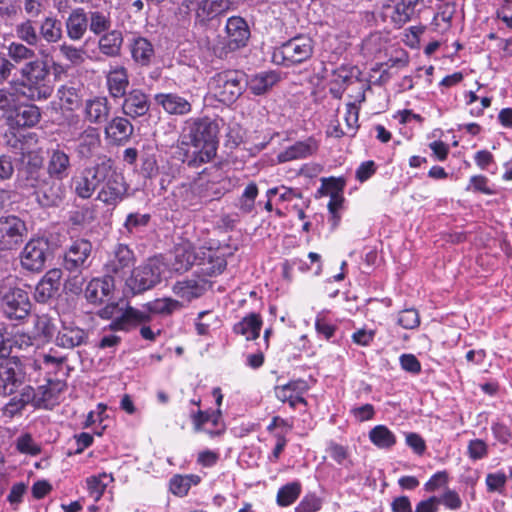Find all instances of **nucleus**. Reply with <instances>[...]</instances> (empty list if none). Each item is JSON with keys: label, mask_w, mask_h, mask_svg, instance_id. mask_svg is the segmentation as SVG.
<instances>
[{"label": "nucleus", "mask_w": 512, "mask_h": 512, "mask_svg": "<svg viewBox=\"0 0 512 512\" xmlns=\"http://www.w3.org/2000/svg\"><path fill=\"white\" fill-rule=\"evenodd\" d=\"M135 263L134 251L127 244L118 243L108 253L103 266L104 274L112 280L116 277L124 279L127 273L131 272Z\"/></svg>", "instance_id": "obj_10"}, {"label": "nucleus", "mask_w": 512, "mask_h": 512, "mask_svg": "<svg viewBox=\"0 0 512 512\" xmlns=\"http://www.w3.org/2000/svg\"><path fill=\"white\" fill-rule=\"evenodd\" d=\"M15 34L21 43L27 44L30 47L37 46L41 41L36 22L30 18L25 19L15 26Z\"/></svg>", "instance_id": "obj_40"}, {"label": "nucleus", "mask_w": 512, "mask_h": 512, "mask_svg": "<svg viewBox=\"0 0 512 512\" xmlns=\"http://www.w3.org/2000/svg\"><path fill=\"white\" fill-rule=\"evenodd\" d=\"M122 313L124 315L128 330L139 324L147 323L152 320V316L147 306L144 310H139L128 306Z\"/></svg>", "instance_id": "obj_52"}, {"label": "nucleus", "mask_w": 512, "mask_h": 512, "mask_svg": "<svg viewBox=\"0 0 512 512\" xmlns=\"http://www.w3.org/2000/svg\"><path fill=\"white\" fill-rule=\"evenodd\" d=\"M102 478H109V481H113L112 474L102 473L98 477L93 476L87 479L88 489L90 494L98 500L104 493L108 483L103 481Z\"/></svg>", "instance_id": "obj_58"}, {"label": "nucleus", "mask_w": 512, "mask_h": 512, "mask_svg": "<svg viewBox=\"0 0 512 512\" xmlns=\"http://www.w3.org/2000/svg\"><path fill=\"white\" fill-rule=\"evenodd\" d=\"M39 36L48 44L59 42L63 36L62 22L56 16H46L38 26Z\"/></svg>", "instance_id": "obj_37"}, {"label": "nucleus", "mask_w": 512, "mask_h": 512, "mask_svg": "<svg viewBox=\"0 0 512 512\" xmlns=\"http://www.w3.org/2000/svg\"><path fill=\"white\" fill-rule=\"evenodd\" d=\"M423 0H400L394 6H384L386 11H390V22L394 28L400 29L406 23L418 15V5Z\"/></svg>", "instance_id": "obj_22"}, {"label": "nucleus", "mask_w": 512, "mask_h": 512, "mask_svg": "<svg viewBox=\"0 0 512 512\" xmlns=\"http://www.w3.org/2000/svg\"><path fill=\"white\" fill-rule=\"evenodd\" d=\"M123 41V34L120 30H110L100 35L98 49L106 57L116 58L121 55Z\"/></svg>", "instance_id": "obj_34"}, {"label": "nucleus", "mask_w": 512, "mask_h": 512, "mask_svg": "<svg viewBox=\"0 0 512 512\" xmlns=\"http://www.w3.org/2000/svg\"><path fill=\"white\" fill-rule=\"evenodd\" d=\"M111 158L103 157L91 167L83 169L72 178V187L76 195L82 199L90 198L107 176Z\"/></svg>", "instance_id": "obj_8"}, {"label": "nucleus", "mask_w": 512, "mask_h": 512, "mask_svg": "<svg viewBox=\"0 0 512 512\" xmlns=\"http://www.w3.org/2000/svg\"><path fill=\"white\" fill-rule=\"evenodd\" d=\"M196 266L198 270L195 274L205 278L214 277L221 274L226 266L227 261L223 254L211 248L199 247V255Z\"/></svg>", "instance_id": "obj_16"}, {"label": "nucleus", "mask_w": 512, "mask_h": 512, "mask_svg": "<svg viewBox=\"0 0 512 512\" xmlns=\"http://www.w3.org/2000/svg\"><path fill=\"white\" fill-rule=\"evenodd\" d=\"M92 220V211L88 207H77L68 213V223L74 227H83Z\"/></svg>", "instance_id": "obj_57"}, {"label": "nucleus", "mask_w": 512, "mask_h": 512, "mask_svg": "<svg viewBox=\"0 0 512 512\" xmlns=\"http://www.w3.org/2000/svg\"><path fill=\"white\" fill-rule=\"evenodd\" d=\"M62 270L53 268L48 270L37 283L34 290V299L38 303L46 304L58 294L61 285Z\"/></svg>", "instance_id": "obj_21"}, {"label": "nucleus", "mask_w": 512, "mask_h": 512, "mask_svg": "<svg viewBox=\"0 0 512 512\" xmlns=\"http://www.w3.org/2000/svg\"><path fill=\"white\" fill-rule=\"evenodd\" d=\"M27 234L25 222L15 215L0 217V251L16 250Z\"/></svg>", "instance_id": "obj_11"}, {"label": "nucleus", "mask_w": 512, "mask_h": 512, "mask_svg": "<svg viewBox=\"0 0 512 512\" xmlns=\"http://www.w3.org/2000/svg\"><path fill=\"white\" fill-rule=\"evenodd\" d=\"M41 119V111L32 103H16L10 114L7 115V124L16 128H31Z\"/></svg>", "instance_id": "obj_17"}, {"label": "nucleus", "mask_w": 512, "mask_h": 512, "mask_svg": "<svg viewBox=\"0 0 512 512\" xmlns=\"http://www.w3.org/2000/svg\"><path fill=\"white\" fill-rule=\"evenodd\" d=\"M18 93L29 101H44L51 97L54 85L47 61L38 59L25 63L19 70Z\"/></svg>", "instance_id": "obj_2"}, {"label": "nucleus", "mask_w": 512, "mask_h": 512, "mask_svg": "<svg viewBox=\"0 0 512 512\" xmlns=\"http://www.w3.org/2000/svg\"><path fill=\"white\" fill-rule=\"evenodd\" d=\"M207 288L208 281L194 273L191 277L176 281L172 291L177 297L189 303L203 296Z\"/></svg>", "instance_id": "obj_19"}, {"label": "nucleus", "mask_w": 512, "mask_h": 512, "mask_svg": "<svg viewBox=\"0 0 512 512\" xmlns=\"http://www.w3.org/2000/svg\"><path fill=\"white\" fill-rule=\"evenodd\" d=\"M4 316L11 321L24 320L31 311L28 293L16 288L7 292L1 303Z\"/></svg>", "instance_id": "obj_13"}, {"label": "nucleus", "mask_w": 512, "mask_h": 512, "mask_svg": "<svg viewBox=\"0 0 512 512\" xmlns=\"http://www.w3.org/2000/svg\"><path fill=\"white\" fill-rule=\"evenodd\" d=\"M56 331L54 321L48 315H37L34 318V334L35 337L43 341H50Z\"/></svg>", "instance_id": "obj_49"}, {"label": "nucleus", "mask_w": 512, "mask_h": 512, "mask_svg": "<svg viewBox=\"0 0 512 512\" xmlns=\"http://www.w3.org/2000/svg\"><path fill=\"white\" fill-rule=\"evenodd\" d=\"M114 290V280L104 274L101 278L91 279L84 290L85 298L90 304L100 305L110 300Z\"/></svg>", "instance_id": "obj_25"}, {"label": "nucleus", "mask_w": 512, "mask_h": 512, "mask_svg": "<svg viewBox=\"0 0 512 512\" xmlns=\"http://www.w3.org/2000/svg\"><path fill=\"white\" fill-rule=\"evenodd\" d=\"M71 169L70 157L63 150L56 148L48 152L47 175L63 180Z\"/></svg>", "instance_id": "obj_31"}, {"label": "nucleus", "mask_w": 512, "mask_h": 512, "mask_svg": "<svg viewBox=\"0 0 512 512\" xmlns=\"http://www.w3.org/2000/svg\"><path fill=\"white\" fill-rule=\"evenodd\" d=\"M192 475H175L170 479V491L176 495L183 497L187 495L192 486Z\"/></svg>", "instance_id": "obj_56"}, {"label": "nucleus", "mask_w": 512, "mask_h": 512, "mask_svg": "<svg viewBox=\"0 0 512 512\" xmlns=\"http://www.w3.org/2000/svg\"><path fill=\"white\" fill-rule=\"evenodd\" d=\"M314 53L313 39L304 34L282 43L273 53V60L285 67H292L309 60Z\"/></svg>", "instance_id": "obj_5"}, {"label": "nucleus", "mask_w": 512, "mask_h": 512, "mask_svg": "<svg viewBox=\"0 0 512 512\" xmlns=\"http://www.w3.org/2000/svg\"><path fill=\"white\" fill-rule=\"evenodd\" d=\"M129 48L133 61L140 66H149L155 57L154 46L145 37H133L129 44Z\"/></svg>", "instance_id": "obj_32"}, {"label": "nucleus", "mask_w": 512, "mask_h": 512, "mask_svg": "<svg viewBox=\"0 0 512 512\" xmlns=\"http://www.w3.org/2000/svg\"><path fill=\"white\" fill-rule=\"evenodd\" d=\"M154 100L171 116H185L192 111L191 101L178 93H158Z\"/></svg>", "instance_id": "obj_26"}, {"label": "nucleus", "mask_w": 512, "mask_h": 512, "mask_svg": "<svg viewBox=\"0 0 512 512\" xmlns=\"http://www.w3.org/2000/svg\"><path fill=\"white\" fill-rule=\"evenodd\" d=\"M259 195V189L255 182H249L237 201V208L242 214H251L256 208V199Z\"/></svg>", "instance_id": "obj_43"}, {"label": "nucleus", "mask_w": 512, "mask_h": 512, "mask_svg": "<svg viewBox=\"0 0 512 512\" xmlns=\"http://www.w3.org/2000/svg\"><path fill=\"white\" fill-rule=\"evenodd\" d=\"M398 324L404 329H415L420 324V317L415 309H405L399 313Z\"/></svg>", "instance_id": "obj_63"}, {"label": "nucleus", "mask_w": 512, "mask_h": 512, "mask_svg": "<svg viewBox=\"0 0 512 512\" xmlns=\"http://www.w3.org/2000/svg\"><path fill=\"white\" fill-rule=\"evenodd\" d=\"M6 58L13 62V67L16 69L17 66L21 67L25 63L37 61L39 58L36 52L27 44L21 42H11L7 48Z\"/></svg>", "instance_id": "obj_35"}, {"label": "nucleus", "mask_w": 512, "mask_h": 512, "mask_svg": "<svg viewBox=\"0 0 512 512\" xmlns=\"http://www.w3.org/2000/svg\"><path fill=\"white\" fill-rule=\"evenodd\" d=\"M193 427L195 432L204 431L210 436H218L224 428H217L220 425L221 411H202L198 410L191 415Z\"/></svg>", "instance_id": "obj_29"}, {"label": "nucleus", "mask_w": 512, "mask_h": 512, "mask_svg": "<svg viewBox=\"0 0 512 512\" xmlns=\"http://www.w3.org/2000/svg\"><path fill=\"white\" fill-rule=\"evenodd\" d=\"M65 27L67 36L71 40H81L88 29V14L84 8L73 9L65 21Z\"/></svg>", "instance_id": "obj_33"}, {"label": "nucleus", "mask_w": 512, "mask_h": 512, "mask_svg": "<svg viewBox=\"0 0 512 512\" xmlns=\"http://www.w3.org/2000/svg\"><path fill=\"white\" fill-rule=\"evenodd\" d=\"M315 150L316 143L313 139L309 138L306 141H298L279 153L278 161L284 163L295 159L306 158L312 155Z\"/></svg>", "instance_id": "obj_36"}, {"label": "nucleus", "mask_w": 512, "mask_h": 512, "mask_svg": "<svg viewBox=\"0 0 512 512\" xmlns=\"http://www.w3.org/2000/svg\"><path fill=\"white\" fill-rule=\"evenodd\" d=\"M57 96L63 108L69 111L78 109L81 105V94L79 89L73 86L62 85L58 91Z\"/></svg>", "instance_id": "obj_47"}, {"label": "nucleus", "mask_w": 512, "mask_h": 512, "mask_svg": "<svg viewBox=\"0 0 512 512\" xmlns=\"http://www.w3.org/2000/svg\"><path fill=\"white\" fill-rule=\"evenodd\" d=\"M247 85V76L241 70L221 71L211 77L209 81V87L218 101L226 105L235 103Z\"/></svg>", "instance_id": "obj_4"}, {"label": "nucleus", "mask_w": 512, "mask_h": 512, "mask_svg": "<svg viewBox=\"0 0 512 512\" xmlns=\"http://www.w3.org/2000/svg\"><path fill=\"white\" fill-rule=\"evenodd\" d=\"M151 220V215L148 213L141 214L138 212L130 213L127 215L124 222V227L129 233H134L143 227H146Z\"/></svg>", "instance_id": "obj_55"}, {"label": "nucleus", "mask_w": 512, "mask_h": 512, "mask_svg": "<svg viewBox=\"0 0 512 512\" xmlns=\"http://www.w3.org/2000/svg\"><path fill=\"white\" fill-rule=\"evenodd\" d=\"M94 248L89 239L75 238L65 247L62 266L69 273H82L88 270L94 260Z\"/></svg>", "instance_id": "obj_7"}, {"label": "nucleus", "mask_w": 512, "mask_h": 512, "mask_svg": "<svg viewBox=\"0 0 512 512\" xmlns=\"http://www.w3.org/2000/svg\"><path fill=\"white\" fill-rule=\"evenodd\" d=\"M46 177L42 155L34 150L22 152L16 168L15 187L31 193Z\"/></svg>", "instance_id": "obj_3"}, {"label": "nucleus", "mask_w": 512, "mask_h": 512, "mask_svg": "<svg viewBox=\"0 0 512 512\" xmlns=\"http://www.w3.org/2000/svg\"><path fill=\"white\" fill-rule=\"evenodd\" d=\"M262 320L259 314L251 313L236 323L233 331L246 337L247 340H255L260 335Z\"/></svg>", "instance_id": "obj_38"}, {"label": "nucleus", "mask_w": 512, "mask_h": 512, "mask_svg": "<svg viewBox=\"0 0 512 512\" xmlns=\"http://www.w3.org/2000/svg\"><path fill=\"white\" fill-rule=\"evenodd\" d=\"M346 180L343 177H329L321 179V187L318 193L321 195H343Z\"/></svg>", "instance_id": "obj_53"}, {"label": "nucleus", "mask_w": 512, "mask_h": 512, "mask_svg": "<svg viewBox=\"0 0 512 512\" xmlns=\"http://www.w3.org/2000/svg\"><path fill=\"white\" fill-rule=\"evenodd\" d=\"M20 11V0H0L1 21L7 22L16 18Z\"/></svg>", "instance_id": "obj_61"}, {"label": "nucleus", "mask_w": 512, "mask_h": 512, "mask_svg": "<svg viewBox=\"0 0 512 512\" xmlns=\"http://www.w3.org/2000/svg\"><path fill=\"white\" fill-rule=\"evenodd\" d=\"M104 132L106 138L111 143L125 145L130 141L134 133V126L127 116H115L107 122Z\"/></svg>", "instance_id": "obj_23"}, {"label": "nucleus", "mask_w": 512, "mask_h": 512, "mask_svg": "<svg viewBox=\"0 0 512 512\" xmlns=\"http://www.w3.org/2000/svg\"><path fill=\"white\" fill-rule=\"evenodd\" d=\"M129 84L128 71L124 66H114L108 71L106 87L112 99L117 100L126 96Z\"/></svg>", "instance_id": "obj_28"}, {"label": "nucleus", "mask_w": 512, "mask_h": 512, "mask_svg": "<svg viewBox=\"0 0 512 512\" xmlns=\"http://www.w3.org/2000/svg\"><path fill=\"white\" fill-rule=\"evenodd\" d=\"M301 484L298 481L290 482L279 488L276 502L280 507L293 504L301 494Z\"/></svg>", "instance_id": "obj_48"}, {"label": "nucleus", "mask_w": 512, "mask_h": 512, "mask_svg": "<svg viewBox=\"0 0 512 512\" xmlns=\"http://www.w3.org/2000/svg\"><path fill=\"white\" fill-rule=\"evenodd\" d=\"M438 503L443 504L449 510H459L462 507V499L460 495L452 489H446L444 493L438 497Z\"/></svg>", "instance_id": "obj_64"}, {"label": "nucleus", "mask_w": 512, "mask_h": 512, "mask_svg": "<svg viewBox=\"0 0 512 512\" xmlns=\"http://www.w3.org/2000/svg\"><path fill=\"white\" fill-rule=\"evenodd\" d=\"M60 54L73 65H80L85 61V51L73 45L63 43L59 47Z\"/></svg>", "instance_id": "obj_60"}, {"label": "nucleus", "mask_w": 512, "mask_h": 512, "mask_svg": "<svg viewBox=\"0 0 512 512\" xmlns=\"http://www.w3.org/2000/svg\"><path fill=\"white\" fill-rule=\"evenodd\" d=\"M369 439L375 446L382 449L391 448L396 443L395 435L384 425L372 428L369 432Z\"/></svg>", "instance_id": "obj_46"}, {"label": "nucleus", "mask_w": 512, "mask_h": 512, "mask_svg": "<svg viewBox=\"0 0 512 512\" xmlns=\"http://www.w3.org/2000/svg\"><path fill=\"white\" fill-rule=\"evenodd\" d=\"M163 264L158 259H149L144 264L131 270V275L125 279L127 293L141 294L161 281Z\"/></svg>", "instance_id": "obj_6"}, {"label": "nucleus", "mask_w": 512, "mask_h": 512, "mask_svg": "<svg viewBox=\"0 0 512 512\" xmlns=\"http://www.w3.org/2000/svg\"><path fill=\"white\" fill-rule=\"evenodd\" d=\"M16 449L22 453L31 456H37L41 453V447L37 444L29 433L20 435L16 440Z\"/></svg>", "instance_id": "obj_54"}, {"label": "nucleus", "mask_w": 512, "mask_h": 512, "mask_svg": "<svg viewBox=\"0 0 512 512\" xmlns=\"http://www.w3.org/2000/svg\"><path fill=\"white\" fill-rule=\"evenodd\" d=\"M323 500L315 493L305 495L295 507V512H317L322 508Z\"/></svg>", "instance_id": "obj_59"}, {"label": "nucleus", "mask_w": 512, "mask_h": 512, "mask_svg": "<svg viewBox=\"0 0 512 512\" xmlns=\"http://www.w3.org/2000/svg\"><path fill=\"white\" fill-rule=\"evenodd\" d=\"M111 109L106 96H95L85 101L84 118L91 124H104L108 122Z\"/></svg>", "instance_id": "obj_27"}, {"label": "nucleus", "mask_w": 512, "mask_h": 512, "mask_svg": "<svg viewBox=\"0 0 512 512\" xmlns=\"http://www.w3.org/2000/svg\"><path fill=\"white\" fill-rule=\"evenodd\" d=\"M151 316L159 314L168 316L183 308L182 302L173 298H160L147 304Z\"/></svg>", "instance_id": "obj_45"}, {"label": "nucleus", "mask_w": 512, "mask_h": 512, "mask_svg": "<svg viewBox=\"0 0 512 512\" xmlns=\"http://www.w3.org/2000/svg\"><path fill=\"white\" fill-rule=\"evenodd\" d=\"M467 454L473 461L481 460L488 455V445L481 439L470 440L467 446Z\"/></svg>", "instance_id": "obj_62"}, {"label": "nucleus", "mask_w": 512, "mask_h": 512, "mask_svg": "<svg viewBox=\"0 0 512 512\" xmlns=\"http://www.w3.org/2000/svg\"><path fill=\"white\" fill-rule=\"evenodd\" d=\"M227 35L226 49L229 52L245 47L250 38V29L246 20L240 16L228 18L225 26Z\"/></svg>", "instance_id": "obj_18"}, {"label": "nucleus", "mask_w": 512, "mask_h": 512, "mask_svg": "<svg viewBox=\"0 0 512 512\" xmlns=\"http://www.w3.org/2000/svg\"><path fill=\"white\" fill-rule=\"evenodd\" d=\"M111 24L109 14H104L101 11H92L88 15V28L97 36L110 31Z\"/></svg>", "instance_id": "obj_50"}, {"label": "nucleus", "mask_w": 512, "mask_h": 512, "mask_svg": "<svg viewBox=\"0 0 512 512\" xmlns=\"http://www.w3.org/2000/svg\"><path fill=\"white\" fill-rule=\"evenodd\" d=\"M122 113L132 119L143 117L148 114L151 106L149 95L140 88L131 89L126 96L122 97Z\"/></svg>", "instance_id": "obj_20"}, {"label": "nucleus", "mask_w": 512, "mask_h": 512, "mask_svg": "<svg viewBox=\"0 0 512 512\" xmlns=\"http://www.w3.org/2000/svg\"><path fill=\"white\" fill-rule=\"evenodd\" d=\"M32 194L36 195L38 203L42 207L59 206L65 197V187L61 179L48 176L34 189Z\"/></svg>", "instance_id": "obj_15"}, {"label": "nucleus", "mask_w": 512, "mask_h": 512, "mask_svg": "<svg viewBox=\"0 0 512 512\" xmlns=\"http://www.w3.org/2000/svg\"><path fill=\"white\" fill-rule=\"evenodd\" d=\"M308 383L303 379L291 380L284 385H277L274 388L275 396L278 400L286 402L291 395L304 394L308 391Z\"/></svg>", "instance_id": "obj_44"}, {"label": "nucleus", "mask_w": 512, "mask_h": 512, "mask_svg": "<svg viewBox=\"0 0 512 512\" xmlns=\"http://www.w3.org/2000/svg\"><path fill=\"white\" fill-rule=\"evenodd\" d=\"M173 254L172 269L176 272H185L196 265L199 248H195L190 242H183L175 246Z\"/></svg>", "instance_id": "obj_30"}, {"label": "nucleus", "mask_w": 512, "mask_h": 512, "mask_svg": "<svg viewBox=\"0 0 512 512\" xmlns=\"http://www.w3.org/2000/svg\"><path fill=\"white\" fill-rule=\"evenodd\" d=\"M53 258V249L47 238L29 240L20 253L21 267L29 272H41L46 262Z\"/></svg>", "instance_id": "obj_9"}, {"label": "nucleus", "mask_w": 512, "mask_h": 512, "mask_svg": "<svg viewBox=\"0 0 512 512\" xmlns=\"http://www.w3.org/2000/svg\"><path fill=\"white\" fill-rule=\"evenodd\" d=\"M279 81L276 72H261L255 75L249 82L248 87L252 94L263 95Z\"/></svg>", "instance_id": "obj_42"}, {"label": "nucleus", "mask_w": 512, "mask_h": 512, "mask_svg": "<svg viewBox=\"0 0 512 512\" xmlns=\"http://www.w3.org/2000/svg\"><path fill=\"white\" fill-rule=\"evenodd\" d=\"M24 383V372L17 357L0 362V396L15 394Z\"/></svg>", "instance_id": "obj_14"}, {"label": "nucleus", "mask_w": 512, "mask_h": 512, "mask_svg": "<svg viewBox=\"0 0 512 512\" xmlns=\"http://www.w3.org/2000/svg\"><path fill=\"white\" fill-rule=\"evenodd\" d=\"M66 382L60 379H47L45 385H41L37 388L39 398L38 403L42 406H46L58 398V396L66 389Z\"/></svg>", "instance_id": "obj_41"}, {"label": "nucleus", "mask_w": 512, "mask_h": 512, "mask_svg": "<svg viewBox=\"0 0 512 512\" xmlns=\"http://www.w3.org/2000/svg\"><path fill=\"white\" fill-rule=\"evenodd\" d=\"M108 168L107 176H105V180L101 183L97 198L106 205L115 206L125 197L127 185L123 175L116 171L112 160Z\"/></svg>", "instance_id": "obj_12"}, {"label": "nucleus", "mask_w": 512, "mask_h": 512, "mask_svg": "<svg viewBox=\"0 0 512 512\" xmlns=\"http://www.w3.org/2000/svg\"><path fill=\"white\" fill-rule=\"evenodd\" d=\"M230 0H202L198 4V9L202 15L213 18L225 11L230 7Z\"/></svg>", "instance_id": "obj_51"}, {"label": "nucleus", "mask_w": 512, "mask_h": 512, "mask_svg": "<svg viewBox=\"0 0 512 512\" xmlns=\"http://www.w3.org/2000/svg\"><path fill=\"white\" fill-rule=\"evenodd\" d=\"M88 341V332L73 322H62V326L58 331L55 344L65 349H73L86 344Z\"/></svg>", "instance_id": "obj_24"}, {"label": "nucleus", "mask_w": 512, "mask_h": 512, "mask_svg": "<svg viewBox=\"0 0 512 512\" xmlns=\"http://www.w3.org/2000/svg\"><path fill=\"white\" fill-rule=\"evenodd\" d=\"M100 146V136L96 128L88 127L85 129L80 137L77 147V153L82 158H89L92 156L95 149Z\"/></svg>", "instance_id": "obj_39"}, {"label": "nucleus", "mask_w": 512, "mask_h": 512, "mask_svg": "<svg viewBox=\"0 0 512 512\" xmlns=\"http://www.w3.org/2000/svg\"><path fill=\"white\" fill-rule=\"evenodd\" d=\"M223 123L221 118L208 116L188 120L178 140L182 162L191 168L210 162L216 156L218 134Z\"/></svg>", "instance_id": "obj_1"}]
</instances>
